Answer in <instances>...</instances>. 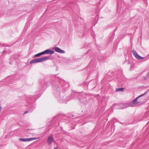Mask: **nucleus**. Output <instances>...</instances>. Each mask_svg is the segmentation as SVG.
<instances>
[{
	"instance_id": "nucleus-12",
	"label": "nucleus",
	"mask_w": 149,
	"mask_h": 149,
	"mask_svg": "<svg viewBox=\"0 0 149 149\" xmlns=\"http://www.w3.org/2000/svg\"><path fill=\"white\" fill-rule=\"evenodd\" d=\"M28 111H25V112L24 113V114H26V113H28Z\"/></svg>"
},
{
	"instance_id": "nucleus-13",
	"label": "nucleus",
	"mask_w": 149,
	"mask_h": 149,
	"mask_svg": "<svg viewBox=\"0 0 149 149\" xmlns=\"http://www.w3.org/2000/svg\"><path fill=\"white\" fill-rule=\"evenodd\" d=\"M53 149H58V147H56L54 148Z\"/></svg>"
},
{
	"instance_id": "nucleus-5",
	"label": "nucleus",
	"mask_w": 149,
	"mask_h": 149,
	"mask_svg": "<svg viewBox=\"0 0 149 149\" xmlns=\"http://www.w3.org/2000/svg\"><path fill=\"white\" fill-rule=\"evenodd\" d=\"M54 141V138L52 136H49L48 137L47 143L49 145H51L52 142Z\"/></svg>"
},
{
	"instance_id": "nucleus-7",
	"label": "nucleus",
	"mask_w": 149,
	"mask_h": 149,
	"mask_svg": "<svg viewBox=\"0 0 149 149\" xmlns=\"http://www.w3.org/2000/svg\"><path fill=\"white\" fill-rule=\"evenodd\" d=\"M55 51L56 52H58L60 53L63 54L65 53L64 50H62L60 48L58 47H55L54 48Z\"/></svg>"
},
{
	"instance_id": "nucleus-1",
	"label": "nucleus",
	"mask_w": 149,
	"mask_h": 149,
	"mask_svg": "<svg viewBox=\"0 0 149 149\" xmlns=\"http://www.w3.org/2000/svg\"><path fill=\"white\" fill-rule=\"evenodd\" d=\"M49 58V57L46 56L38 58L37 59H32L30 61V63L31 64H32L42 62L47 60Z\"/></svg>"
},
{
	"instance_id": "nucleus-6",
	"label": "nucleus",
	"mask_w": 149,
	"mask_h": 149,
	"mask_svg": "<svg viewBox=\"0 0 149 149\" xmlns=\"http://www.w3.org/2000/svg\"><path fill=\"white\" fill-rule=\"evenodd\" d=\"M44 54H52L54 53L53 51H52L50 49H47L43 52Z\"/></svg>"
},
{
	"instance_id": "nucleus-8",
	"label": "nucleus",
	"mask_w": 149,
	"mask_h": 149,
	"mask_svg": "<svg viewBox=\"0 0 149 149\" xmlns=\"http://www.w3.org/2000/svg\"><path fill=\"white\" fill-rule=\"evenodd\" d=\"M19 140L24 142L29 141L28 138H19Z\"/></svg>"
},
{
	"instance_id": "nucleus-4",
	"label": "nucleus",
	"mask_w": 149,
	"mask_h": 149,
	"mask_svg": "<svg viewBox=\"0 0 149 149\" xmlns=\"http://www.w3.org/2000/svg\"><path fill=\"white\" fill-rule=\"evenodd\" d=\"M146 93V92L144 94L141 95L139 96V97H137L136 98L134 99L132 101V104H138L139 102H138V100H137L139 98L145 95Z\"/></svg>"
},
{
	"instance_id": "nucleus-14",
	"label": "nucleus",
	"mask_w": 149,
	"mask_h": 149,
	"mask_svg": "<svg viewBox=\"0 0 149 149\" xmlns=\"http://www.w3.org/2000/svg\"><path fill=\"white\" fill-rule=\"evenodd\" d=\"M2 109V107L1 106H0V111Z\"/></svg>"
},
{
	"instance_id": "nucleus-3",
	"label": "nucleus",
	"mask_w": 149,
	"mask_h": 149,
	"mask_svg": "<svg viewBox=\"0 0 149 149\" xmlns=\"http://www.w3.org/2000/svg\"><path fill=\"white\" fill-rule=\"evenodd\" d=\"M132 52L133 53V55L135 56V57L137 59L139 60L143 58V57L140 56H139L137 52L134 50L132 51Z\"/></svg>"
},
{
	"instance_id": "nucleus-2",
	"label": "nucleus",
	"mask_w": 149,
	"mask_h": 149,
	"mask_svg": "<svg viewBox=\"0 0 149 149\" xmlns=\"http://www.w3.org/2000/svg\"><path fill=\"white\" fill-rule=\"evenodd\" d=\"M131 105V104L130 102L124 104H119L117 106H119L120 107V109H124L126 108Z\"/></svg>"
},
{
	"instance_id": "nucleus-9",
	"label": "nucleus",
	"mask_w": 149,
	"mask_h": 149,
	"mask_svg": "<svg viewBox=\"0 0 149 149\" xmlns=\"http://www.w3.org/2000/svg\"><path fill=\"white\" fill-rule=\"evenodd\" d=\"M43 54V52L37 54L34 56V57H37L40 56Z\"/></svg>"
},
{
	"instance_id": "nucleus-10",
	"label": "nucleus",
	"mask_w": 149,
	"mask_h": 149,
	"mask_svg": "<svg viewBox=\"0 0 149 149\" xmlns=\"http://www.w3.org/2000/svg\"><path fill=\"white\" fill-rule=\"evenodd\" d=\"M124 88H118L116 89V91L117 92H122L123 91Z\"/></svg>"
},
{
	"instance_id": "nucleus-11",
	"label": "nucleus",
	"mask_w": 149,
	"mask_h": 149,
	"mask_svg": "<svg viewBox=\"0 0 149 149\" xmlns=\"http://www.w3.org/2000/svg\"><path fill=\"white\" fill-rule=\"evenodd\" d=\"M39 138H28V141H30L32 140H36Z\"/></svg>"
}]
</instances>
